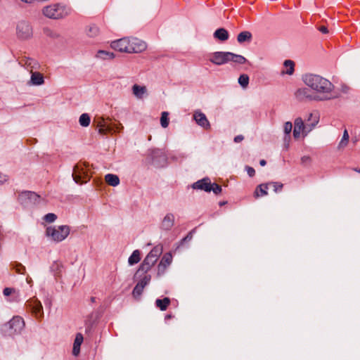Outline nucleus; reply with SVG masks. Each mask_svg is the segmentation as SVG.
<instances>
[{
    "mask_svg": "<svg viewBox=\"0 0 360 360\" xmlns=\"http://www.w3.org/2000/svg\"><path fill=\"white\" fill-rule=\"evenodd\" d=\"M214 37L222 41H225V29L219 28L214 33Z\"/></svg>",
    "mask_w": 360,
    "mask_h": 360,
    "instance_id": "e433bc0d",
    "label": "nucleus"
},
{
    "mask_svg": "<svg viewBox=\"0 0 360 360\" xmlns=\"http://www.w3.org/2000/svg\"><path fill=\"white\" fill-rule=\"evenodd\" d=\"M209 60L215 65H222L225 63V52H214L210 55Z\"/></svg>",
    "mask_w": 360,
    "mask_h": 360,
    "instance_id": "412c9836",
    "label": "nucleus"
},
{
    "mask_svg": "<svg viewBox=\"0 0 360 360\" xmlns=\"http://www.w3.org/2000/svg\"><path fill=\"white\" fill-rule=\"evenodd\" d=\"M175 217L172 213H167L162 219L160 228L163 231H170L174 225Z\"/></svg>",
    "mask_w": 360,
    "mask_h": 360,
    "instance_id": "f3484780",
    "label": "nucleus"
},
{
    "mask_svg": "<svg viewBox=\"0 0 360 360\" xmlns=\"http://www.w3.org/2000/svg\"><path fill=\"white\" fill-rule=\"evenodd\" d=\"M191 187L195 190L203 191L207 193L212 191L214 194H218L221 191V186L215 183H212L208 177L197 181L192 184Z\"/></svg>",
    "mask_w": 360,
    "mask_h": 360,
    "instance_id": "6e6552de",
    "label": "nucleus"
},
{
    "mask_svg": "<svg viewBox=\"0 0 360 360\" xmlns=\"http://www.w3.org/2000/svg\"><path fill=\"white\" fill-rule=\"evenodd\" d=\"M349 139V136L348 131L347 129H345L343 134H342V137L338 143V148L339 150H342V149L345 148L348 144Z\"/></svg>",
    "mask_w": 360,
    "mask_h": 360,
    "instance_id": "c756f323",
    "label": "nucleus"
},
{
    "mask_svg": "<svg viewBox=\"0 0 360 360\" xmlns=\"http://www.w3.org/2000/svg\"><path fill=\"white\" fill-rule=\"evenodd\" d=\"M226 39H228V37H229V34H228V32H226Z\"/></svg>",
    "mask_w": 360,
    "mask_h": 360,
    "instance_id": "13d9d810",
    "label": "nucleus"
},
{
    "mask_svg": "<svg viewBox=\"0 0 360 360\" xmlns=\"http://www.w3.org/2000/svg\"><path fill=\"white\" fill-rule=\"evenodd\" d=\"M150 280V275H144V276L138 282V283H141L143 287L145 288L147 285L149 284Z\"/></svg>",
    "mask_w": 360,
    "mask_h": 360,
    "instance_id": "ea45409f",
    "label": "nucleus"
},
{
    "mask_svg": "<svg viewBox=\"0 0 360 360\" xmlns=\"http://www.w3.org/2000/svg\"><path fill=\"white\" fill-rule=\"evenodd\" d=\"M83 335L81 333H77L76 335L72 349V354L74 356H77L80 352V346L83 342Z\"/></svg>",
    "mask_w": 360,
    "mask_h": 360,
    "instance_id": "b1692460",
    "label": "nucleus"
},
{
    "mask_svg": "<svg viewBox=\"0 0 360 360\" xmlns=\"http://www.w3.org/2000/svg\"><path fill=\"white\" fill-rule=\"evenodd\" d=\"M91 302H94L95 301V297H91Z\"/></svg>",
    "mask_w": 360,
    "mask_h": 360,
    "instance_id": "4d7b16f0",
    "label": "nucleus"
},
{
    "mask_svg": "<svg viewBox=\"0 0 360 360\" xmlns=\"http://www.w3.org/2000/svg\"><path fill=\"white\" fill-rule=\"evenodd\" d=\"M169 112H162L160 117V124L163 128H167L169 125Z\"/></svg>",
    "mask_w": 360,
    "mask_h": 360,
    "instance_id": "c9c22d12",
    "label": "nucleus"
},
{
    "mask_svg": "<svg viewBox=\"0 0 360 360\" xmlns=\"http://www.w3.org/2000/svg\"><path fill=\"white\" fill-rule=\"evenodd\" d=\"M141 253L139 250H134L128 259V262L130 265L137 264L141 259Z\"/></svg>",
    "mask_w": 360,
    "mask_h": 360,
    "instance_id": "7c9ffc66",
    "label": "nucleus"
},
{
    "mask_svg": "<svg viewBox=\"0 0 360 360\" xmlns=\"http://www.w3.org/2000/svg\"><path fill=\"white\" fill-rule=\"evenodd\" d=\"M228 61H232L237 64H243L247 61V60L243 56L226 52V62Z\"/></svg>",
    "mask_w": 360,
    "mask_h": 360,
    "instance_id": "5701e85b",
    "label": "nucleus"
},
{
    "mask_svg": "<svg viewBox=\"0 0 360 360\" xmlns=\"http://www.w3.org/2000/svg\"><path fill=\"white\" fill-rule=\"evenodd\" d=\"M44 219L48 223H53L57 219V216L53 213H49L44 216Z\"/></svg>",
    "mask_w": 360,
    "mask_h": 360,
    "instance_id": "a19ab883",
    "label": "nucleus"
},
{
    "mask_svg": "<svg viewBox=\"0 0 360 360\" xmlns=\"http://www.w3.org/2000/svg\"><path fill=\"white\" fill-rule=\"evenodd\" d=\"M244 139V136L243 135H238L234 138V142L240 143Z\"/></svg>",
    "mask_w": 360,
    "mask_h": 360,
    "instance_id": "de8ad7c7",
    "label": "nucleus"
},
{
    "mask_svg": "<svg viewBox=\"0 0 360 360\" xmlns=\"http://www.w3.org/2000/svg\"><path fill=\"white\" fill-rule=\"evenodd\" d=\"M26 281H27V283H29V284H30L32 282V279L30 277H27Z\"/></svg>",
    "mask_w": 360,
    "mask_h": 360,
    "instance_id": "864d4df0",
    "label": "nucleus"
},
{
    "mask_svg": "<svg viewBox=\"0 0 360 360\" xmlns=\"http://www.w3.org/2000/svg\"><path fill=\"white\" fill-rule=\"evenodd\" d=\"M41 200L40 195L32 191H23L19 195L20 202L25 205L39 204Z\"/></svg>",
    "mask_w": 360,
    "mask_h": 360,
    "instance_id": "f8f14e48",
    "label": "nucleus"
},
{
    "mask_svg": "<svg viewBox=\"0 0 360 360\" xmlns=\"http://www.w3.org/2000/svg\"><path fill=\"white\" fill-rule=\"evenodd\" d=\"M313 117V122L311 124H304V122L301 117H297L295 120V127L293 129V136L295 139L300 138L301 134L304 136L311 131L314 127L319 123V117L317 114L310 113L309 115V120Z\"/></svg>",
    "mask_w": 360,
    "mask_h": 360,
    "instance_id": "7ed1b4c3",
    "label": "nucleus"
},
{
    "mask_svg": "<svg viewBox=\"0 0 360 360\" xmlns=\"http://www.w3.org/2000/svg\"><path fill=\"white\" fill-rule=\"evenodd\" d=\"M193 118L196 123L204 129L210 127V122L207 120L205 115L200 111H195L193 114Z\"/></svg>",
    "mask_w": 360,
    "mask_h": 360,
    "instance_id": "6ab92c4d",
    "label": "nucleus"
},
{
    "mask_svg": "<svg viewBox=\"0 0 360 360\" xmlns=\"http://www.w3.org/2000/svg\"><path fill=\"white\" fill-rule=\"evenodd\" d=\"M246 169V171L248 172V174L250 176H255V170L254 169V168L251 167H249V166H247L245 167Z\"/></svg>",
    "mask_w": 360,
    "mask_h": 360,
    "instance_id": "c03bdc74",
    "label": "nucleus"
},
{
    "mask_svg": "<svg viewBox=\"0 0 360 360\" xmlns=\"http://www.w3.org/2000/svg\"><path fill=\"white\" fill-rule=\"evenodd\" d=\"M170 299L169 297H165L162 300L157 299L155 300V305L161 311H165L168 306L170 304Z\"/></svg>",
    "mask_w": 360,
    "mask_h": 360,
    "instance_id": "a878e982",
    "label": "nucleus"
},
{
    "mask_svg": "<svg viewBox=\"0 0 360 360\" xmlns=\"http://www.w3.org/2000/svg\"><path fill=\"white\" fill-rule=\"evenodd\" d=\"M15 271L18 274H25V267L21 264H16L14 266Z\"/></svg>",
    "mask_w": 360,
    "mask_h": 360,
    "instance_id": "79ce46f5",
    "label": "nucleus"
},
{
    "mask_svg": "<svg viewBox=\"0 0 360 360\" xmlns=\"http://www.w3.org/2000/svg\"><path fill=\"white\" fill-rule=\"evenodd\" d=\"M302 80L307 87L311 89L317 101H330L339 97L334 84L319 75L305 74L302 76Z\"/></svg>",
    "mask_w": 360,
    "mask_h": 360,
    "instance_id": "f257e3e1",
    "label": "nucleus"
},
{
    "mask_svg": "<svg viewBox=\"0 0 360 360\" xmlns=\"http://www.w3.org/2000/svg\"><path fill=\"white\" fill-rule=\"evenodd\" d=\"M25 328V321L19 316H13L8 322L3 325L2 332L5 335L13 336L20 334Z\"/></svg>",
    "mask_w": 360,
    "mask_h": 360,
    "instance_id": "39448f33",
    "label": "nucleus"
},
{
    "mask_svg": "<svg viewBox=\"0 0 360 360\" xmlns=\"http://www.w3.org/2000/svg\"><path fill=\"white\" fill-rule=\"evenodd\" d=\"M294 96L299 101H317L315 94L309 87L297 89L294 93Z\"/></svg>",
    "mask_w": 360,
    "mask_h": 360,
    "instance_id": "9b49d317",
    "label": "nucleus"
},
{
    "mask_svg": "<svg viewBox=\"0 0 360 360\" xmlns=\"http://www.w3.org/2000/svg\"><path fill=\"white\" fill-rule=\"evenodd\" d=\"M193 238L192 233L190 232L185 238H183L182 241L190 240Z\"/></svg>",
    "mask_w": 360,
    "mask_h": 360,
    "instance_id": "8fccbe9b",
    "label": "nucleus"
},
{
    "mask_svg": "<svg viewBox=\"0 0 360 360\" xmlns=\"http://www.w3.org/2000/svg\"><path fill=\"white\" fill-rule=\"evenodd\" d=\"M358 172H360V169Z\"/></svg>",
    "mask_w": 360,
    "mask_h": 360,
    "instance_id": "680f3d73",
    "label": "nucleus"
},
{
    "mask_svg": "<svg viewBox=\"0 0 360 360\" xmlns=\"http://www.w3.org/2000/svg\"><path fill=\"white\" fill-rule=\"evenodd\" d=\"M163 247L162 245L155 246L143 259L137 273L139 271L148 272L155 264L159 257L162 255Z\"/></svg>",
    "mask_w": 360,
    "mask_h": 360,
    "instance_id": "423d86ee",
    "label": "nucleus"
},
{
    "mask_svg": "<svg viewBox=\"0 0 360 360\" xmlns=\"http://www.w3.org/2000/svg\"><path fill=\"white\" fill-rule=\"evenodd\" d=\"M284 67L286 68L285 70H283L281 72V73L283 75V74H286V75H291L293 74L294 72V62L292 60H285L284 62Z\"/></svg>",
    "mask_w": 360,
    "mask_h": 360,
    "instance_id": "c85d7f7f",
    "label": "nucleus"
},
{
    "mask_svg": "<svg viewBox=\"0 0 360 360\" xmlns=\"http://www.w3.org/2000/svg\"><path fill=\"white\" fill-rule=\"evenodd\" d=\"M105 181L112 186H117L120 184L118 176L112 174H108L105 176Z\"/></svg>",
    "mask_w": 360,
    "mask_h": 360,
    "instance_id": "bb28decb",
    "label": "nucleus"
},
{
    "mask_svg": "<svg viewBox=\"0 0 360 360\" xmlns=\"http://www.w3.org/2000/svg\"><path fill=\"white\" fill-rule=\"evenodd\" d=\"M238 83L243 89H245L249 84L248 75L246 74L241 75L238 78Z\"/></svg>",
    "mask_w": 360,
    "mask_h": 360,
    "instance_id": "f704fd0d",
    "label": "nucleus"
},
{
    "mask_svg": "<svg viewBox=\"0 0 360 360\" xmlns=\"http://www.w3.org/2000/svg\"><path fill=\"white\" fill-rule=\"evenodd\" d=\"M131 89L133 94L138 99H142L147 94V89L145 86L134 84Z\"/></svg>",
    "mask_w": 360,
    "mask_h": 360,
    "instance_id": "4be33fe9",
    "label": "nucleus"
},
{
    "mask_svg": "<svg viewBox=\"0 0 360 360\" xmlns=\"http://www.w3.org/2000/svg\"><path fill=\"white\" fill-rule=\"evenodd\" d=\"M20 1H22V2L26 3V0H20Z\"/></svg>",
    "mask_w": 360,
    "mask_h": 360,
    "instance_id": "bf43d9fd",
    "label": "nucleus"
},
{
    "mask_svg": "<svg viewBox=\"0 0 360 360\" xmlns=\"http://www.w3.org/2000/svg\"><path fill=\"white\" fill-rule=\"evenodd\" d=\"M307 121L309 122V124H311L313 122V117L310 118V120H307Z\"/></svg>",
    "mask_w": 360,
    "mask_h": 360,
    "instance_id": "5fc2aeb1",
    "label": "nucleus"
},
{
    "mask_svg": "<svg viewBox=\"0 0 360 360\" xmlns=\"http://www.w3.org/2000/svg\"><path fill=\"white\" fill-rule=\"evenodd\" d=\"M269 186L272 187L274 192L277 193L282 190L283 184L280 182H269L268 183Z\"/></svg>",
    "mask_w": 360,
    "mask_h": 360,
    "instance_id": "58836bf2",
    "label": "nucleus"
},
{
    "mask_svg": "<svg viewBox=\"0 0 360 360\" xmlns=\"http://www.w3.org/2000/svg\"><path fill=\"white\" fill-rule=\"evenodd\" d=\"M99 33V29L98 27L95 25H91L89 26L88 30H87V35L90 37H96Z\"/></svg>",
    "mask_w": 360,
    "mask_h": 360,
    "instance_id": "4c0bfd02",
    "label": "nucleus"
},
{
    "mask_svg": "<svg viewBox=\"0 0 360 360\" xmlns=\"http://www.w3.org/2000/svg\"><path fill=\"white\" fill-rule=\"evenodd\" d=\"M70 231V227L67 225L51 226L46 228V236L51 240L59 243L68 236Z\"/></svg>",
    "mask_w": 360,
    "mask_h": 360,
    "instance_id": "20e7f679",
    "label": "nucleus"
},
{
    "mask_svg": "<svg viewBox=\"0 0 360 360\" xmlns=\"http://www.w3.org/2000/svg\"><path fill=\"white\" fill-rule=\"evenodd\" d=\"M91 118L87 113H83L79 119V124L82 127H88L90 124Z\"/></svg>",
    "mask_w": 360,
    "mask_h": 360,
    "instance_id": "473e14b6",
    "label": "nucleus"
},
{
    "mask_svg": "<svg viewBox=\"0 0 360 360\" xmlns=\"http://www.w3.org/2000/svg\"><path fill=\"white\" fill-rule=\"evenodd\" d=\"M129 46L130 53H141L147 48L146 42L137 38L129 39Z\"/></svg>",
    "mask_w": 360,
    "mask_h": 360,
    "instance_id": "2eb2a0df",
    "label": "nucleus"
},
{
    "mask_svg": "<svg viewBox=\"0 0 360 360\" xmlns=\"http://www.w3.org/2000/svg\"><path fill=\"white\" fill-rule=\"evenodd\" d=\"M111 47L120 52L130 53L129 38H122L111 43Z\"/></svg>",
    "mask_w": 360,
    "mask_h": 360,
    "instance_id": "ddd939ff",
    "label": "nucleus"
},
{
    "mask_svg": "<svg viewBox=\"0 0 360 360\" xmlns=\"http://www.w3.org/2000/svg\"><path fill=\"white\" fill-rule=\"evenodd\" d=\"M42 14L53 20L64 19L71 15L72 9L71 6L63 2L51 4L42 8Z\"/></svg>",
    "mask_w": 360,
    "mask_h": 360,
    "instance_id": "f03ea898",
    "label": "nucleus"
},
{
    "mask_svg": "<svg viewBox=\"0 0 360 360\" xmlns=\"http://www.w3.org/2000/svg\"><path fill=\"white\" fill-rule=\"evenodd\" d=\"M15 34L19 40L30 39L33 37V27L31 22L26 20L18 21L15 27Z\"/></svg>",
    "mask_w": 360,
    "mask_h": 360,
    "instance_id": "0eeeda50",
    "label": "nucleus"
},
{
    "mask_svg": "<svg viewBox=\"0 0 360 360\" xmlns=\"http://www.w3.org/2000/svg\"><path fill=\"white\" fill-rule=\"evenodd\" d=\"M172 261V256L171 253H166L162 257L160 262L158 265V274L160 275L164 274L167 267L170 265Z\"/></svg>",
    "mask_w": 360,
    "mask_h": 360,
    "instance_id": "a211bd4d",
    "label": "nucleus"
},
{
    "mask_svg": "<svg viewBox=\"0 0 360 360\" xmlns=\"http://www.w3.org/2000/svg\"><path fill=\"white\" fill-rule=\"evenodd\" d=\"M72 176L77 184L86 183L89 179V176L85 165L77 164L73 168Z\"/></svg>",
    "mask_w": 360,
    "mask_h": 360,
    "instance_id": "9d476101",
    "label": "nucleus"
},
{
    "mask_svg": "<svg viewBox=\"0 0 360 360\" xmlns=\"http://www.w3.org/2000/svg\"><path fill=\"white\" fill-rule=\"evenodd\" d=\"M268 188H269L268 184H259L257 187V188L255 191V195L256 197L266 195L268 194V193H267Z\"/></svg>",
    "mask_w": 360,
    "mask_h": 360,
    "instance_id": "cd10ccee",
    "label": "nucleus"
},
{
    "mask_svg": "<svg viewBox=\"0 0 360 360\" xmlns=\"http://www.w3.org/2000/svg\"><path fill=\"white\" fill-rule=\"evenodd\" d=\"M259 164H260V165H261V166H265V165H266V160H261L259 161Z\"/></svg>",
    "mask_w": 360,
    "mask_h": 360,
    "instance_id": "603ef678",
    "label": "nucleus"
},
{
    "mask_svg": "<svg viewBox=\"0 0 360 360\" xmlns=\"http://www.w3.org/2000/svg\"><path fill=\"white\" fill-rule=\"evenodd\" d=\"M292 129V124L290 122H286L284 124V132L286 135H289Z\"/></svg>",
    "mask_w": 360,
    "mask_h": 360,
    "instance_id": "37998d69",
    "label": "nucleus"
},
{
    "mask_svg": "<svg viewBox=\"0 0 360 360\" xmlns=\"http://www.w3.org/2000/svg\"><path fill=\"white\" fill-rule=\"evenodd\" d=\"M13 291V288H6L4 289L3 293L5 296H8L12 293Z\"/></svg>",
    "mask_w": 360,
    "mask_h": 360,
    "instance_id": "49530a36",
    "label": "nucleus"
},
{
    "mask_svg": "<svg viewBox=\"0 0 360 360\" xmlns=\"http://www.w3.org/2000/svg\"><path fill=\"white\" fill-rule=\"evenodd\" d=\"M8 178L7 175L4 174L0 172V185L4 184L5 182L8 181Z\"/></svg>",
    "mask_w": 360,
    "mask_h": 360,
    "instance_id": "a18cd8bd",
    "label": "nucleus"
},
{
    "mask_svg": "<svg viewBox=\"0 0 360 360\" xmlns=\"http://www.w3.org/2000/svg\"><path fill=\"white\" fill-rule=\"evenodd\" d=\"M20 64L25 67L30 72L34 70H38L40 68L39 63L35 59L25 56L22 58Z\"/></svg>",
    "mask_w": 360,
    "mask_h": 360,
    "instance_id": "dca6fc26",
    "label": "nucleus"
},
{
    "mask_svg": "<svg viewBox=\"0 0 360 360\" xmlns=\"http://www.w3.org/2000/svg\"><path fill=\"white\" fill-rule=\"evenodd\" d=\"M302 162H308L310 161V158L309 156H304L301 158Z\"/></svg>",
    "mask_w": 360,
    "mask_h": 360,
    "instance_id": "3c124183",
    "label": "nucleus"
},
{
    "mask_svg": "<svg viewBox=\"0 0 360 360\" xmlns=\"http://www.w3.org/2000/svg\"><path fill=\"white\" fill-rule=\"evenodd\" d=\"M319 31L323 34H327L328 32V28L325 26H321L319 28Z\"/></svg>",
    "mask_w": 360,
    "mask_h": 360,
    "instance_id": "09e8293b",
    "label": "nucleus"
},
{
    "mask_svg": "<svg viewBox=\"0 0 360 360\" xmlns=\"http://www.w3.org/2000/svg\"><path fill=\"white\" fill-rule=\"evenodd\" d=\"M31 77L29 82L30 85L40 86L44 83V77L41 73L38 71H33L30 72Z\"/></svg>",
    "mask_w": 360,
    "mask_h": 360,
    "instance_id": "aec40b11",
    "label": "nucleus"
},
{
    "mask_svg": "<svg viewBox=\"0 0 360 360\" xmlns=\"http://www.w3.org/2000/svg\"><path fill=\"white\" fill-rule=\"evenodd\" d=\"M252 38V34L250 32L244 31L238 34L237 39L238 42L243 43L246 41H250Z\"/></svg>",
    "mask_w": 360,
    "mask_h": 360,
    "instance_id": "2f4dec72",
    "label": "nucleus"
},
{
    "mask_svg": "<svg viewBox=\"0 0 360 360\" xmlns=\"http://www.w3.org/2000/svg\"><path fill=\"white\" fill-rule=\"evenodd\" d=\"M219 205H220L221 206V205H225V202H221L219 203Z\"/></svg>",
    "mask_w": 360,
    "mask_h": 360,
    "instance_id": "6e6d98bb",
    "label": "nucleus"
},
{
    "mask_svg": "<svg viewBox=\"0 0 360 360\" xmlns=\"http://www.w3.org/2000/svg\"><path fill=\"white\" fill-rule=\"evenodd\" d=\"M166 317H167V318H170V317H171V316H170V315H167Z\"/></svg>",
    "mask_w": 360,
    "mask_h": 360,
    "instance_id": "052dcab7",
    "label": "nucleus"
},
{
    "mask_svg": "<svg viewBox=\"0 0 360 360\" xmlns=\"http://www.w3.org/2000/svg\"><path fill=\"white\" fill-rule=\"evenodd\" d=\"M27 307H30L37 319L43 317V307L40 301L32 298L27 302Z\"/></svg>",
    "mask_w": 360,
    "mask_h": 360,
    "instance_id": "4468645a",
    "label": "nucleus"
},
{
    "mask_svg": "<svg viewBox=\"0 0 360 360\" xmlns=\"http://www.w3.org/2000/svg\"><path fill=\"white\" fill-rule=\"evenodd\" d=\"M96 58L100 60H112L115 58V54L112 52L99 50L96 54Z\"/></svg>",
    "mask_w": 360,
    "mask_h": 360,
    "instance_id": "393cba45",
    "label": "nucleus"
},
{
    "mask_svg": "<svg viewBox=\"0 0 360 360\" xmlns=\"http://www.w3.org/2000/svg\"><path fill=\"white\" fill-rule=\"evenodd\" d=\"M96 122V126L100 134L120 132L123 129L122 124L109 122L102 117L98 118Z\"/></svg>",
    "mask_w": 360,
    "mask_h": 360,
    "instance_id": "1a4fd4ad",
    "label": "nucleus"
},
{
    "mask_svg": "<svg viewBox=\"0 0 360 360\" xmlns=\"http://www.w3.org/2000/svg\"><path fill=\"white\" fill-rule=\"evenodd\" d=\"M143 289L144 288L143 287L141 283H137L132 291V295L134 297H135L136 299H139L141 297L143 291Z\"/></svg>",
    "mask_w": 360,
    "mask_h": 360,
    "instance_id": "72a5a7b5",
    "label": "nucleus"
}]
</instances>
